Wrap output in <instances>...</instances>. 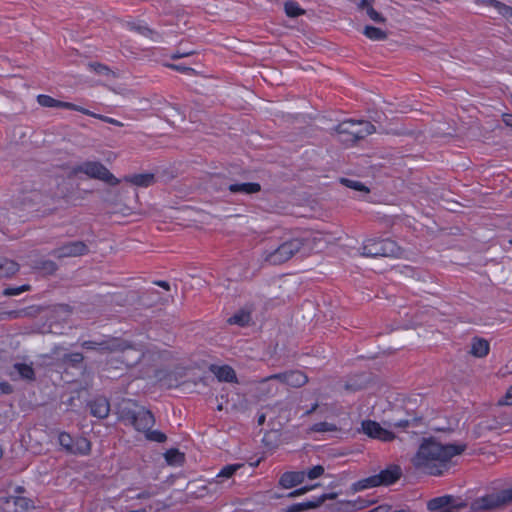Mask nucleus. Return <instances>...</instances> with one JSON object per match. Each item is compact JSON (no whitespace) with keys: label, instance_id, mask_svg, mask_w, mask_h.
<instances>
[{"label":"nucleus","instance_id":"obj_1","mask_svg":"<svg viewBox=\"0 0 512 512\" xmlns=\"http://www.w3.org/2000/svg\"><path fill=\"white\" fill-rule=\"evenodd\" d=\"M323 118L328 122L322 127L326 132L335 136L339 142L346 146H352L376 131L375 126L364 120H346L332 125V119L327 116Z\"/></svg>","mask_w":512,"mask_h":512},{"label":"nucleus","instance_id":"obj_2","mask_svg":"<svg viewBox=\"0 0 512 512\" xmlns=\"http://www.w3.org/2000/svg\"><path fill=\"white\" fill-rule=\"evenodd\" d=\"M412 406V402L408 401L403 406H394L385 414L383 425L391 428L396 433V438L402 433H414L415 429L424 424L423 414Z\"/></svg>","mask_w":512,"mask_h":512},{"label":"nucleus","instance_id":"obj_3","mask_svg":"<svg viewBox=\"0 0 512 512\" xmlns=\"http://www.w3.org/2000/svg\"><path fill=\"white\" fill-rule=\"evenodd\" d=\"M464 450H418L412 459L415 468L430 475H440L452 459Z\"/></svg>","mask_w":512,"mask_h":512},{"label":"nucleus","instance_id":"obj_4","mask_svg":"<svg viewBox=\"0 0 512 512\" xmlns=\"http://www.w3.org/2000/svg\"><path fill=\"white\" fill-rule=\"evenodd\" d=\"M117 415L121 422L132 425L136 430L138 428L147 429L155 423L152 412L131 399H122L118 403Z\"/></svg>","mask_w":512,"mask_h":512},{"label":"nucleus","instance_id":"obj_5","mask_svg":"<svg viewBox=\"0 0 512 512\" xmlns=\"http://www.w3.org/2000/svg\"><path fill=\"white\" fill-rule=\"evenodd\" d=\"M303 246L300 239L294 238L287 240L276 248L265 250L262 254L264 262L270 265H280L291 259Z\"/></svg>","mask_w":512,"mask_h":512},{"label":"nucleus","instance_id":"obj_6","mask_svg":"<svg viewBox=\"0 0 512 512\" xmlns=\"http://www.w3.org/2000/svg\"><path fill=\"white\" fill-rule=\"evenodd\" d=\"M85 174L89 178L101 180L110 186L119 184L117 179L107 168L99 161H85L72 168V174Z\"/></svg>","mask_w":512,"mask_h":512},{"label":"nucleus","instance_id":"obj_7","mask_svg":"<svg viewBox=\"0 0 512 512\" xmlns=\"http://www.w3.org/2000/svg\"><path fill=\"white\" fill-rule=\"evenodd\" d=\"M362 255L366 257H399L401 248L391 239H368L362 247Z\"/></svg>","mask_w":512,"mask_h":512},{"label":"nucleus","instance_id":"obj_8","mask_svg":"<svg viewBox=\"0 0 512 512\" xmlns=\"http://www.w3.org/2000/svg\"><path fill=\"white\" fill-rule=\"evenodd\" d=\"M512 503V488L487 494L472 501L470 508L474 512L493 510Z\"/></svg>","mask_w":512,"mask_h":512},{"label":"nucleus","instance_id":"obj_9","mask_svg":"<svg viewBox=\"0 0 512 512\" xmlns=\"http://www.w3.org/2000/svg\"><path fill=\"white\" fill-rule=\"evenodd\" d=\"M467 506L465 501L453 495L436 497L427 502V509L432 512L445 510L459 512V510L465 509Z\"/></svg>","mask_w":512,"mask_h":512},{"label":"nucleus","instance_id":"obj_10","mask_svg":"<svg viewBox=\"0 0 512 512\" xmlns=\"http://www.w3.org/2000/svg\"><path fill=\"white\" fill-rule=\"evenodd\" d=\"M363 432L371 438H375L384 442H390L396 438V433L387 426L372 420L362 422Z\"/></svg>","mask_w":512,"mask_h":512},{"label":"nucleus","instance_id":"obj_11","mask_svg":"<svg viewBox=\"0 0 512 512\" xmlns=\"http://www.w3.org/2000/svg\"><path fill=\"white\" fill-rule=\"evenodd\" d=\"M0 507L4 512H28L34 505L27 497L10 495L0 499Z\"/></svg>","mask_w":512,"mask_h":512},{"label":"nucleus","instance_id":"obj_12","mask_svg":"<svg viewBox=\"0 0 512 512\" xmlns=\"http://www.w3.org/2000/svg\"><path fill=\"white\" fill-rule=\"evenodd\" d=\"M88 246L83 241H70L51 251V255L56 258L77 257L87 254Z\"/></svg>","mask_w":512,"mask_h":512},{"label":"nucleus","instance_id":"obj_13","mask_svg":"<svg viewBox=\"0 0 512 512\" xmlns=\"http://www.w3.org/2000/svg\"><path fill=\"white\" fill-rule=\"evenodd\" d=\"M374 504L373 500H366L363 498H358L353 501L341 500L337 501L332 505H327L326 507L330 510V512H356L362 509L369 507Z\"/></svg>","mask_w":512,"mask_h":512},{"label":"nucleus","instance_id":"obj_14","mask_svg":"<svg viewBox=\"0 0 512 512\" xmlns=\"http://www.w3.org/2000/svg\"><path fill=\"white\" fill-rule=\"evenodd\" d=\"M37 102L42 107L62 108V109L78 111L81 113H89V110L82 106L76 105L71 102L60 101V100H57V99H55L49 95H45V94L38 95Z\"/></svg>","mask_w":512,"mask_h":512},{"label":"nucleus","instance_id":"obj_15","mask_svg":"<svg viewBox=\"0 0 512 512\" xmlns=\"http://www.w3.org/2000/svg\"><path fill=\"white\" fill-rule=\"evenodd\" d=\"M269 379H276L291 387H301L308 382V377L300 370H292L271 375Z\"/></svg>","mask_w":512,"mask_h":512},{"label":"nucleus","instance_id":"obj_16","mask_svg":"<svg viewBox=\"0 0 512 512\" xmlns=\"http://www.w3.org/2000/svg\"><path fill=\"white\" fill-rule=\"evenodd\" d=\"M115 346L119 347L116 351L122 352V362L127 366H134L139 363L143 357L140 350H136L127 342H115Z\"/></svg>","mask_w":512,"mask_h":512},{"label":"nucleus","instance_id":"obj_17","mask_svg":"<svg viewBox=\"0 0 512 512\" xmlns=\"http://www.w3.org/2000/svg\"><path fill=\"white\" fill-rule=\"evenodd\" d=\"M380 486H389L397 482L402 476V469L399 465L391 464L376 474Z\"/></svg>","mask_w":512,"mask_h":512},{"label":"nucleus","instance_id":"obj_18","mask_svg":"<svg viewBox=\"0 0 512 512\" xmlns=\"http://www.w3.org/2000/svg\"><path fill=\"white\" fill-rule=\"evenodd\" d=\"M90 414L98 419H105L110 412L109 400L104 396H98L88 402Z\"/></svg>","mask_w":512,"mask_h":512},{"label":"nucleus","instance_id":"obj_19","mask_svg":"<svg viewBox=\"0 0 512 512\" xmlns=\"http://www.w3.org/2000/svg\"><path fill=\"white\" fill-rule=\"evenodd\" d=\"M306 477L304 471H289L281 475L279 484L286 489L292 488L301 484Z\"/></svg>","mask_w":512,"mask_h":512},{"label":"nucleus","instance_id":"obj_20","mask_svg":"<svg viewBox=\"0 0 512 512\" xmlns=\"http://www.w3.org/2000/svg\"><path fill=\"white\" fill-rule=\"evenodd\" d=\"M212 372L215 374L217 379L221 382L236 383L237 376L235 370L229 365L223 366H211Z\"/></svg>","mask_w":512,"mask_h":512},{"label":"nucleus","instance_id":"obj_21","mask_svg":"<svg viewBox=\"0 0 512 512\" xmlns=\"http://www.w3.org/2000/svg\"><path fill=\"white\" fill-rule=\"evenodd\" d=\"M227 189L232 194H245L251 195L261 191V185L256 182H247V183H232L227 186Z\"/></svg>","mask_w":512,"mask_h":512},{"label":"nucleus","instance_id":"obj_22","mask_svg":"<svg viewBox=\"0 0 512 512\" xmlns=\"http://www.w3.org/2000/svg\"><path fill=\"white\" fill-rule=\"evenodd\" d=\"M124 180L135 186L149 187L155 182V176L152 173L133 174L125 176Z\"/></svg>","mask_w":512,"mask_h":512},{"label":"nucleus","instance_id":"obj_23","mask_svg":"<svg viewBox=\"0 0 512 512\" xmlns=\"http://www.w3.org/2000/svg\"><path fill=\"white\" fill-rule=\"evenodd\" d=\"M342 234L341 229L332 224L322 226V240H325L327 244H334L337 240L341 239Z\"/></svg>","mask_w":512,"mask_h":512},{"label":"nucleus","instance_id":"obj_24","mask_svg":"<svg viewBox=\"0 0 512 512\" xmlns=\"http://www.w3.org/2000/svg\"><path fill=\"white\" fill-rule=\"evenodd\" d=\"M470 353L478 358H482L489 353V343L485 339L474 338L471 343Z\"/></svg>","mask_w":512,"mask_h":512},{"label":"nucleus","instance_id":"obj_25","mask_svg":"<svg viewBox=\"0 0 512 512\" xmlns=\"http://www.w3.org/2000/svg\"><path fill=\"white\" fill-rule=\"evenodd\" d=\"M81 346L87 350H99V351H116L119 347L115 346V342H96L92 340L84 341Z\"/></svg>","mask_w":512,"mask_h":512},{"label":"nucleus","instance_id":"obj_26","mask_svg":"<svg viewBox=\"0 0 512 512\" xmlns=\"http://www.w3.org/2000/svg\"><path fill=\"white\" fill-rule=\"evenodd\" d=\"M379 486H380V484H379L378 478L375 474V475L369 476L367 478L361 479V480L353 483L351 485V490L353 492H359V491H363L366 489L379 487Z\"/></svg>","mask_w":512,"mask_h":512},{"label":"nucleus","instance_id":"obj_27","mask_svg":"<svg viewBox=\"0 0 512 512\" xmlns=\"http://www.w3.org/2000/svg\"><path fill=\"white\" fill-rule=\"evenodd\" d=\"M251 321V310L242 308L228 319L229 324L244 327Z\"/></svg>","mask_w":512,"mask_h":512},{"label":"nucleus","instance_id":"obj_28","mask_svg":"<svg viewBox=\"0 0 512 512\" xmlns=\"http://www.w3.org/2000/svg\"><path fill=\"white\" fill-rule=\"evenodd\" d=\"M19 270V264L14 260L0 258V277H11Z\"/></svg>","mask_w":512,"mask_h":512},{"label":"nucleus","instance_id":"obj_29","mask_svg":"<svg viewBox=\"0 0 512 512\" xmlns=\"http://www.w3.org/2000/svg\"><path fill=\"white\" fill-rule=\"evenodd\" d=\"M482 3L497 9V11L512 24V7L497 0H483Z\"/></svg>","mask_w":512,"mask_h":512},{"label":"nucleus","instance_id":"obj_30","mask_svg":"<svg viewBox=\"0 0 512 512\" xmlns=\"http://www.w3.org/2000/svg\"><path fill=\"white\" fill-rule=\"evenodd\" d=\"M84 361V355L80 352L66 353L61 357V363L71 368H79Z\"/></svg>","mask_w":512,"mask_h":512},{"label":"nucleus","instance_id":"obj_31","mask_svg":"<svg viewBox=\"0 0 512 512\" xmlns=\"http://www.w3.org/2000/svg\"><path fill=\"white\" fill-rule=\"evenodd\" d=\"M163 456L166 463L171 466H181L185 462V454L180 450H166Z\"/></svg>","mask_w":512,"mask_h":512},{"label":"nucleus","instance_id":"obj_32","mask_svg":"<svg viewBox=\"0 0 512 512\" xmlns=\"http://www.w3.org/2000/svg\"><path fill=\"white\" fill-rule=\"evenodd\" d=\"M151 428L152 426H149L147 429L138 428L137 431L143 432L145 439L150 442L164 443L167 439L166 434L159 430H152Z\"/></svg>","mask_w":512,"mask_h":512},{"label":"nucleus","instance_id":"obj_33","mask_svg":"<svg viewBox=\"0 0 512 512\" xmlns=\"http://www.w3.org/2000/svg\"><path fill=\"white\" fill-rule=\"evenodd\" d=\"M243 466V464H232V465H227L225 467H223L220 472L216 475V478L213 479L212 481L209 482L210 485L212 484H218L220 483L219 479L220 478H230L232 477L235 472L240 469L241 467Z\"/></svg>","mask_w":512,"mask_h":512},{"label":"nucleus","instance_id":"obj_34","mask_svg":"<svg viewBox=\"0 0 512 512\" xmlns=\"http://www.w3.org/2000/svg\"><path fill=\"white\" fill-rule=\"evenodd\" d=\"M363 34L374 41H383L388 37L387 33L382 29L369 25L365 26Z\"/></svg>","mask_w":512,"mask_h":512},{"label":"nucleus","instance_id":"obj_35","mask_svg":"<svg viewBox=\"0 0 512 512\" xmlns=\"http://www.w3.org/2000/svg\"><path fill=\"white\" fill-rule=\"evenodd\" d=\"M419 448H465V446L455 445V444H441L434 437L423 438L422 443Z\"/></svg>","mask_w":512,"mask_h":512},{"label":"nucleus","instance_id":"obj_36","mask_svg":"<svg viewBox=\"0 0 512 512\" xmlns=\"http://www.w3.org/2000/svg\"><path fill=\"white\" fill-rule=\"evenodd\" d=\"M320 505V498L315 501H308L303 503L292 504L285 509V512H301L311 508H316Z\"/></svg>","mask_w":512,"mask_h":512},{"label":"nucleus","instance_id":"obj_37","mask_svg":"<svg viewBox=\"0 0 512 512\" xmlns=\"http://www.w3.org/2000/svg\"><path fill=\"white\" fill-rule=\"evenodd\" d=\"M14 368L20 374L23 379L33 381L35 380V372L31 365L25 363H16Z\"/></svg>","mask_w":512,"mask_h":512},{"label":"nucleus","instance_id":"obj_38","mask_svg":"<svg viewBox=\"0 0 512 512\" xmlns=\"http://www.w3.org/2000/svg\"><path fill=\"white\" fill-rule=\"evenodd\" d=\"M284 10L286 15L290 18H296L305 13V11L299 6V4L294 1H287L284 4Z\"/></svg>","mask_w":512,"mask_h":512},{"label":"nucleus","instance_id":"obj_39","mask_svg":"<svg viewBox=\"0 0 512 512\" xmlns=\"http://www.w3.org/2000/svg\"><path fill=\"white\" fill-rule=\"evenodd\" d=\"M36 268H38L39 270L45 272L46 274L52 275V274H54L57 271L58 266L52 260H42V261H39L37 263Z\"/></svg>","mask_w":512,"mask_h":512},{"label":"nucleus","instance_id":"obj_40","mask_svg":"<svg viewBox=\"0 0 512 512\" xmlns=\"http://www.w3.org/2000/svg\"><path fill=\"white\" fill-rule=\"evenodd\" d=\"M130 28L131 30L151 39H154V36H158L154 30L145 25L132 24Z\"/></svg>","mask_w":512,"mask_h":512},{"label":"nucleus","instance_id":"obj_41","mask_svg":"<svg viewBox=\"0 0 512 512\" xmlns=\"http://www.w3.org/2000/svg\"><path fill=\"white\" fill-rule=\"evenodd\" d=\"M340 182L345 185L346 187L352 188L357 191H363L365 193L369 192V189L361 182L356 180H351L347 178H341Z\"/></svg>","mask_w":512,"mask_h":512},{"label":"nucleus","instance_id":"obj_42","mask_svg":"<svg viewBox=\"0 0 512 512\" xmlns=\"http://www.w3.org/2000/svg\"><path fill=\"white\" fill-rule=\"evenodd\" d=\"M30 289H31V286L29 284H24V285H21L18 287L5 288L3 291V294L6 296H15V295L21 294L22 292L29 291Z\"/></svg>","mask_w":512,"mask_h":512},{"label":"nucleus","instance_id":"obj_43","mask_svg":"<svg viewBox=\"0 0 512 512\" xmlns=\"http://www.w3.org/2000/svg\"><path fill=\"white\" fill-rule=\"evenodd\" d=\"M85 115H88V116H91V117H94V118H97V119H100L106 123H109V124H112V125H115V126H118V127H122L123 126V123H121L120 121L114 119V118H111V117H108V116H105V115H101V114H96L92 111L89 110V113H84Z\"/></svg>","mask_w":512,"mask_h":512},{"label":"nucleus","instance_id":"obj_44","mask_svg":"<svg viewBox=\"0 0 512 512\" xmlns=\"http://www.w3.org/2000/svg\"><path fill=\"white\" fill-rule=\"evenodd\" d=\"M61 448H73V439L70 434L62 432L58 435Z\"/></svg>","mask_w":512,"mask_h":512},{"label":"nucleus","instance_id":"obj_45","mask_svg":"<svg viewBox=\"0 0 512 512\" xmlns=\"http://www.w3.org/2000/svg\"><path fill=\"white\" fill-rule=\"evenodd\" d=\"M367 15L376 23H384L386 21L385 17L377 12L373 7H369Z\"/></svg>","mask_w":512,"mask_h":512},{"label":"nucleus","instance_id":"obj_46","mask_svg":"<svg viewBox=\"0 0 512 512\" xmlns=\"http://www.w3.org/2000/svg\"><path fill=\"white\" fill-rule=\"evenodd\" d=\"M341 494L340 491L322 493V504L327 500H334Z\"/></svg>","mask_w":512,"mask_h":512},{"label":"nucleus","instance_id":"obj_47","mask_svg":"<svg viewBox=\"0 0 512 512\" xmlns=\"http://www.w3.org/2000/svg\"><path fill=\"white\" fill-rule=\"evenodd\" d=\"M314 486H311V487H302V488H299V489H296L292 492H290L287 497L289 498H293V497H296V496H299V495H302L304 493H306L307 491H309L310 489H312Z\"/></svg>","mask_w":512,"mask_h":512},{"label":"nucleus","instance_id":"obj_48","mask_svg":"<svg viewBox=\"0 0 512 512\" xmlns=\"http://www.w3.org/2000/svg\"><path fill=\"white\" fill-rule=\"evenodd\" d=\"M307 476L310 479H316L320 477V465H316L312 469H310Z\"/></svg>","mask_w":512,"mask_h":512},{"label":"nucleus","instance_id":"obj_49","mask_svg":"<svg viewBox=\"0 0 512 512\" xmlns=\"http://www.w3.org/2000/svg\"><path fill=\"white\" fill-rule=\"evenodd\" d=\"M391 511V506L388 505V504H381L367 512H390Z\"/></svg>","mask_w":512,"mask_h":512},{"label":"nucleus","instance_id":"obj_50","mask_svg":"<svg viewBox=\"0 0 512 512\" xmlns=\"http://www.w3.org/2000/svg\"><path fill=\"white\" fill-rule=\"evenodd\" d=\"M374 0H361L359 3V8L366 10V13L368 12L369 7H373Z\"/></svg>","mask_w":512,"mask_h":512},{"label":"nucleus","instance_id":"obj_51","mask_svg":"<svg viewBox=\"0 0 512 512\" xmlns=\"http://www.w3.org/2000/svg\"><path fill=\"white\" fill-rule=\"evenodd\" d=\"M168 67L174 69V70H177V71H180V72H189V71H193L192 68L190 67H186V66H183V65H175V64H169Z\"/></svg>","mask_w":512,"mask_h":512},{"label":"nucleus","instance_id":"obj_52","mask_svg":"<svg viewBox=\"0 0 512 512\" xmlns=\"http://www.w3.org/2000/svg\"><path fill=\"white\" fill-rule=\"evenodd\" d=\"M335 430H336V427L334 425L326 423V422H322V433L335 431Z\"/></svg>","mask_w":512,"mask_h":512},{"label":"nucleus","instance_id":"obj_53","mask_svg":"<svg viewBox=\"0 0 512 512\" xmlns=\"http://www.w3.org/2000/svg\"><path fill=\"white\" fill-rule=\"evenodd\" d=\"M506 405H512V386L509 388L505 395V400L503 402Z\"/></svg>","mask_w":512,"mask_h":512},{"label":"nucleus","instance_id":"obj_54","mask_svg":"<svg viewBox=\"0 0 512 512\" xmlns=\"http://www.w3.org/2000/svg\"><path fill=\"white\" fill-rule=\"evenodd\" d=\"M502 118H503V122H504L507 126H509V127H511V128H512V114H507V113H505V114H503Z\"/></svg>","mask_w":512,"mask_h":512},{"label":"nucleus","instance_id":"obj_55","mask_svg":"<svg viewBox=\"0 0 512 512\" xmlns=\"http://www.w3.org/2000/svg\"><path fill=\"white\" fill-rule=\"evenodd\" d=\"M191 54H192V52H183V53H181V52L177 51L176 53H174V54L171 56V58H172V59H179V58H182V57L189 56V55H191Z\"/></svg>","mask_w":512,"mask_h":512},{"label":"nucleus","instance_id":"obj_56","mask_svg":"<svg viewBox=\"0 0 512 512\" xmlns=\"http://www.w3.org/2000/svg\"><path fill=\"white\" fill-rule=\"evenodd\" d=\"M155 284L162 287L165 290L170 289V284L167 281L159 280V281H156Z\"/></svg>","mask_w":512,"mask_h":512},{"label":"nucleus","instance_id":"obj_57","mask_svg":"<svg viewBox=\"0 0 512 512\" xmlns=\"http://www.w3.org/2000/svg\"><path fill=\"white\" fill-rule=\"evenodd\" d=\"M266 415L264 413L258 414L257 417V423L259 426L263 425L265 423Z\"/></svg>","mask_w":512,"mask_h":512},{"label":"nucleus","instance_id":"obj_58","mask_svg":"<svg viewBox=\"0 0 512 512\" xmlns=\"http://www.w3.org/2000/svg\"><path fill=\"white\" fill-rule=\"evenodd\" d=\"M310 430L314 432H320V423H315L314 425H312L310 427Z\"/></svg>","mask_w":512,"mask_h":512},{"label":"nucleus","instance_id":"obj_59","mask_svg":"<svg viewBox=\"0 0 512 512\" xmlns=\"http://www.w3.org/2000/svg\"><path fill=\"white\" fill-rule=\"evenodd\" d=\"M317 407H318V403L316 402V403H314V404L312 405V407H311V409H310V410H307V411L305 412V414H306V415L310 414L311 412L315 411V410L317 409Z\"/></svg>","mask_w":512,"mask_h":512},{"label":"nucleus","instance_id":"obj_60","mask_svg":"<svg viewBox=\"0 0 512 512\" xmlns=\"http://www.w3.org/2000/svg\"><path fill=\"white\" fill-rule=\"evenodd\" d=\"M24 491H25V488H24V487H22V486H18V487H16V489H15V492H16L18 495H21L22 493H24Z\"/></svg>","mask_w":512,"mask_h":512},{"label":"nucleus","instance_id":"obj_61","mask_svg":"<svg viewBox=\"0 0 512 512\" xmlns=\"http://www.w3.org/2000/svg\"><path fill=\"white\" fill-rule=\"evenodd\" d=\"M148 497H150V494H149V493H147V492L140 493V494L137 496V498H139V499H142V498H148Z\"/></svg>","mask_w":512,"mask_h":512},{"label":"nucleus","instance_id":"obj_62","mask_svg":"<svg viewBox=\"0 0 512 512\" xmlns=\"http://www.w3.org/2000/svg\"><path fill=\"white\" fill-rule=\"evenodd\" d=\"M481 455L486 456L488 461L492 460V453H485L484 451H482Z\"/></svg>","mask_w":512,"mask_h":512},{"label":"nucleus","instance_id":"obj_63","mask_svg":"<svg viewBox=\"0 0 512 512\" xmlns=\"http://www.w3.org/2000/svg\"><path fill=\"white\" fill-rule=\"evenodd\" d=\"M77 451H78L80 454H82V455H87V454H88V452H89L90 450H83V449H80V450H77Z\"/></svg>","mask_w":512,"mask_h":512},{"label":"nucleus","instance_id":"obj_64","mask_svg":"<svg viewBox=\"0 0 512 512\" xmlns=\"http://www.w3.org/2000/svg\"><path fill=\"white\" fill-rule=\"evenodd\" d=\"M4 392L9 393L10 392V386L9 384H6V387H4Z\"/></svg>","mask_w":512,"mask_h":512}]
</instances>
